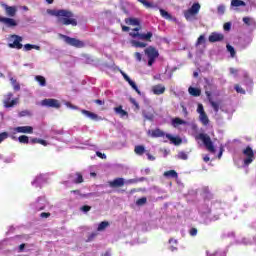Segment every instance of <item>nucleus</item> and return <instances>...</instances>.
<instances>
[{"mask_svg": "<svg viewBox=\"0 0 256 256\" xmlns=\"http://www.w3.org/2000/svg\"><path fill=\"white\" fill-rule=\"evenodd\" d=\"M48 13L53 17H57V21L60 25L77 27V20L75 14L71 10H48Z\"/></svg>", "mask_w": 256, "mask_h": 256, "instance_id": "f257e3e1", "label": "nucleus"}, {"mask_svg": "<svg viewBox=\"0 0 256 256\" xmlns=\"http://www.w3.org/2000/svg\"><path fill=\"white\" fill-rule=\"evenodd\" d=\"M10 39H14L13 43H9L8 47H10V49H23L24 47V51H31V49H35L36 51H41V46L35 45V44H25L23 46L22 42H23V37L17 35V34H12L10 36Z\"/></svg>", "mask_w": 256, "mask_h": 256, "instance_id": "f03ea898", "label": "nucleus"}, {"mask_svg": "<svg viewBox=\"0 0 256 256\" xmlns=\"http://www.w3.org/2000/svg\"><path fill=\"white\" fill-rule=\"evenodd\" d=\"M196 141H202L204 144V147L209 151V153H215V145H213V141L211 140V137L205 133H200L198 135L194 136Z\"/></svg>", "mask_w": 256, "mask_h": 256, "instance_id": "7ed1b4c3", "label": "nucleus"}, {"mask_svg": "<svg viewBox=\"0 0 256 256\" xmlns=\"http://www.w3.org/2000/svg\"><path fill=\"white\" fill-rule=\"evenodd\" d=\"M132 31L130 32L129 35L132 37V39H140L141 41H148L151 43V39H153V32H147L145 33H139L141 31V25H139L136 28H133Z\"/></svg>", "mask_w": 256, "mask_h": 256, "instance_id": "20e7f679", "label": "nucleus"}, {"mask_svg": "<svg viewBox=\"0 0 256 256\" xmlns=\"http://www.w3.org/2000/svg\"><path fill=\"white\" fill-rule=\"evenodd\" d=\"M60 39H63L66 45H70L71 47H75L76 49H83L85 47V42L77 39L71 38L65 34H58Z\"/></svg>", "mask_w": 256, "mask_h": 256, "instance_id": "39448f33", "label": "nucleus"}, {"mask_svg": "<svg viewBox=\"0 0 256 256\" xmlns=\"http://www.w3.org/2000/svg\"><path fill=\"white\" fill-rule=\"evenodd\" d=\"M144 53L148 57V66L151 67L155 63V59L159 57V51L156 47L149 46L144 50Z\"/></svg>", "mask_w": 256, "mask_h": 256, "instance_id": "423d86ee", "label": "nucleus"}, {"mask_svg": "<svg viewBox=\"0 0 256 256\" xmlns=\"http://www.w3.org/2000/svg\"><path fill=\"white\" fill-rule=\"evenodd\" d=\"M199 11H201V4H199V2H196L184 12V17L186 21H191V19H193L195 15L199 14Z\"/></svg>", "mask_w": 256, "mask_h": 256, "instance_id": "0eeeda50", "label": "nucleus"}, {"mask_svg": "<svg viewBox=\"0 0 256 256\" xmlns=\"http://www.w3.org/2000/svg\"><path fill=\"white\" fill-rule=\"evenodd\" d=\"M243 155L246 157L243 160L244 166L249 167L253 161H255V152L253 151V148L251 146H247L243 151Z\"/></svg>", "mask_w": 256, "mask_h": 256, "instance_id": "6e6552de", "label": "nucleus"}, {"mask_svg": "<svg viewBox=\"0 0 256 256\" xmlns=\"http://www.w3.org/2000/svg\"><path fill=\"white\" fill-rule=\"evenodd\" d=\"M207 85L205 86V95L207 96L208 101L210 102L211 107L214 109V111L217 113L219 111V104L215 101H213L212 95L213 92L211 91V88L213 87V84L206 81Z\"/></svg>", "mask_w": 256, "mask_h": 256, "instance_id": "1a4fd4ad", "label": "nucleus"}, {"mask_svg": "<svg viewBox=\"0 0 256 256\" xmlns=\"http://www.w3.org/2000/svg\"><path fill=\"white\" fill-rule=\"evenodd\" d=\"M43 107H51L52 109H61V102L57 99L46 98L41 101Z\"/></svg>", "mask_w": 256, "mask_h": 256, "instance_id": "9d476101", "label": "nucleus"}, {"mask_svg": "<svg viewBox=\"0 0 256 256\" xmlns=\"http://www.w3.org/2000/svg\"><path fill=\"white\" fill-rule=\"evenodd\" d=\"M4 107L10 108V107H15L17 105V99H13V93H8L4 96Z\"/></svg>", "mask_w": 256, "mask_h": 256, "instance_id": "9b49d317", "label": "nucleus"}, {"mask_svg": "<svg viewBox=\"0 0 256 256\" xmlns=\"http://www.w3.org/2000/svg\"><path fill=\"white\" fill-rule=\"evenodd\" d=\"M0 23H3V25L10 29H13V27H17V20L9 17L0 16Z\"/></svg>", "mask_w": 256, "mask_h": 256, "instance_id": "f8f14e48", "label": "nucleus"}, {"mask_svg": "<svg viewBox=\"0 0 256 256\" xmlns=\"http://www.w3.org/2000/svg\"><path fill=\"white\" fill-rule=\"evenodd\" d=\"M120 73H121L122 77L130 85V87H132V89H134V91H136V93L138 95H141V90H139V88L137 87V84H135V82L133 80H131V78L123 70H120Z\"/></svg>", "mask_w": 256, "mask_h": 256, "instance_id": "ddd939ff", "label": "nucleus"}, {"mask_svg": "<svg viewBox=\"0 0 256 256\" xmlns=\"http://www.w3.org/2000/svg\"><path fill=\"white\" fill-rule=\"evenodd\" d=\"M1 7H3L8 17H15V15H17V6H9L5 3H2Z\"/></svg>", "mask_w": 256, "mask_h": 256, "instance_id": "4468645a", "label": "nucleus"}, {"mask_svg": "<svg viewBox=\"0 0 256 256\" xmlns=\"http://www.w3.org/2000/svg\"><path fill=\"white\" fill-rule=\"evenodd\" d=\"M108 185L112 189H117L119 187H123L125 185V179L124 178H116L112 181H109Z\"/></svg>", "mask_w": 256, "mask_h": 256, "instance_id": "2eb2a0df", "label": "nucleus"}, {"mask_svg": "<svg viewBox=\"0 0 256 256\" xmlns=\"http://www.w3.org/2000/svg\"><path fill=\"white\" fill-rule=\"evenodd\" d=\"M223 39H225V36L217 32H212L208 37L210 43H217L219 41H223Z\"/></svg>", "mask_w": 256, "mask_h": 256, "instance_id": "dca6fc26", "label": "nucleus"}, {"mask_svg": "<svg viewBox=\"0 0 256 256\" xmlns=\"http://www.w3.org/2000/svg\"><path fill=\"white\" fill-rule=\"evenodd\" d=\"M148 135H150V137H152L153 139H157L159 137H167V134L159 128H156L154 130H149Z\"/></svg>", "mask_w": 256, "mask_h": 256, "instance_id": "f3484780", "label": "nucleus"}, {"mask_svg": "<svg viewBox=\"0 0 256 256\" xmlns=\"http://www.w3.org/2000/svg\"><path fill=\"white\" fill-rule=\"evenodd\" d=\"M16 133H26V134H33V128L31 126H18L14 128Z\"/></svg>", "mask_w": 256, "mask_h": 256, "instance_id": "a211bd4d", "label": "nucleus"}, {"mask_svg": "<svg viewBox=\"0 0 256 256\" xmlns=\"http://www.w3.org/2000/svg\"><path fill=\"white\" fill-rule=\"evenodd\" d=\"M165 86H163V84H157V85H154L152 87V93L154 95H163V93H165Z\"/></svg>", "mask_w": 256, "mask_h": 256, "instance_id": "6ab92c4d", "label": "nucleus"}, {"mask_svg": "<svg viewBox=\"0 0 256 256\" xmlns=\"http://www.w3.org/2000/svg\"><path fill=\"white\" fill-rule=\"evenodd\" d=\"M166 139L171 141L173 145H181V143H183V139H181V137H174L171 134H166Z\"/></svg>", "mask_w": 256, "mask_h": 256, "instance_id": "aec40b11", "label": "nucleus"}, {"mask_svg": "<svg viewBox=\"0 0 256 256\" xmlns=\"http://www.w3.org/2000/svg\"><path fill=\"white\" fill-rule=\"evenodd\" d=\"M125 23L126 25H132L134 27H139V25H141L139 18H126Z\"/></svg>", "mask_w": 256, "mask_h": 256, "instance_id": "412c9836", "label": "nucleus"}, {"mask_svg": "<svg viewBox=\"0 0 256 256\" xmlns=\"http://www.w3.org/2000/svg\"><path fill=\"white\" fill-rule=\"evenodd\" d=\"M167 179H178L179 178V174L177 173V171L175 170H169L164 172L163 174Z\"/></svg>", "mask_w": 256, "mask_h": 256, "instance_id": "4be33fe9", "label": "nucleus"}, {"mask_svg": "<svg viewBox=\"0 0 256 256\" xmlns=\"http://www.w3.org/2000/svg\"><path fill=\"white\" fill-rule=\"evenodd\" d=\"M188 92L192 95V97H200L201 89L195 87H189Z\"/></svg>", "mask_w": 256, "mask_h": 256, "instance_id": "5701e85b", "label": "nucleus"}, {"mask_svg": "<svg viewBox=\"0 0 256 256\" xmlns=\"http://www.w3.org/2000/svg\"><path fill=\"white\" fill-rule=\"evenodd\" d=\"M132 47L140 48V49H145L147 47V43L145 42H139L137 40H131L130 41Z\"/></svg>", "mask_w": 256, "mask_h": 256, "instance_id": "b1692460", "label": "nucleus"}, {"mask_svg": "<svg viewBox=\"0 0 256 256\" xmlns=\"http://www.w3.org/2000/svg\"><path fill=\"white\" fill-rule=\"evenodd\" d=\"M75 177L76 178L72 180V183H75L76 185L83 183V174H81L80 172H76Z\"/></svg>", "mask_w": 256, "mask_h": 256, "instance_id": "393cba45", "label": "nucleus"}, {"mask_svg": "<svg viewBox=\"0 0 256 256\" xmlns=\"http://www.w3.org/2000/svg\"><path fill=\"white\" fill-rule=\"evenodd\" d=\"M115 113H117V115H120V117H125L127 116V111L123 110V106H118L116 108H114Z\"/></svg>", "mask_w": 256, "mask_h": 256, "instance_id": "a878e982", "label": "nucleus"}, {"mask_svg": "<svg viewBox=\"0 0 256 256\" xmlns=\"http://www.w3.org/2000/svg\"><path fill=\"white\" fill-rule=\"evenodd\" d=\"M134 153H136V155H143L145 153V146L143 145L135 146Z\"/></svg>", "mask_w": 256, "mask_h": 256, "instance_id": "bb28decb", "label": "nucleus"}, {"mask_svg": "<svg viewBox=\"0 0 256 256\" xmlns=\"http://www.w3.org/2000/svg\"><path fill=\"white\" fill-rule=\"evenodd\" d=\"M35 79L41 87H45V85H47V80L45 79V77L38 75L35 77Z\"/></svg>", "mask_w": 256, "mask_h": 256, "instance_id": "cd10ccee", "label": "nucleus"}, {"mask_svg": "<svg viewBox=\"0 0 256 256\" xmlns=\"http://www.w3.org/2000/svg\"><path fill=\"white\" fill-rule=\"evenodd\" d=\"M231 5H232V7H245V1H243V0H232Z\"/></svg>", "mask_w": 256, "mask_h": 256, "instance_id": "c85d7f7f", "label": "nucleus"}, {"mask_svg": "<svg viewBox=\"0 0 256 256\" xmlns=\"http://www.w3.org/2000/svg\"><path fill=\"white\" fill-rule=\"evenodd\" d=\"M109 222L108 221H102L98 227H97V231H105V229H107V227H109Z\"/></svg>", "mask_w": 256, "mask_h": 256, "instance_id": "c756f323", "label": "nucleus"}, {"mask_svg": "<svg viewBox=\"0 0 256 256\" xmlns=\"http://www.w3.org/2000/svg\"><path fill=\"white\" fill-rule=\"evenodd\" d=\"M177 240L170 238L169 239V244H170V251H177Z\"/></svg>", "mask_w": 256, "mask_h": 256, "instance_id": "7c9ffc66", "label": "nucleus"}, {"mask_svg": "<svg viewBox=\"0 0 256 256\" xmlns=\"http://www.w3.org/2000/svg\"><path fill=\"white\" fill-rule=\"evenodd\" d=\"M200 121L204 125H209V117H207V113L204 112V114H200Z\"/></svg>", "mask_w": 256, "mask_h": 256, "instance_id": "2f4dec72", "label": "nucleus"}, {"mask_svg": "<svg viewBox=\"0 0 256 256\" xmlns=\"http://www.w3.org/2000/svg\"><path fill=\"white\" fill-rule=\"evenodd\" d=\"M82 113L89 119H97V114H95V113L89 112L87 110H82Z\"/></svg>", "mask_w": 256, "mask_h": 256, "instance_id": "473e14b6", "label": "nucleus"}, {"mask_svg": "<svg viewBox=\"0 0 256 256\" xmlns=\"http://www.w3.org/2000/svg\"><path fill=\"white\" fill-rule=\"evenodd\" d=\"M10 81H11L15 91H19L21 89V85H19V83L17 82V80L15 78H10Z\"/></svg>", "mask_w": 256, "mask_h": 256, "instance_id": "72a5a7b5", "label": "nucleus"}, {"mask_svg": "<svg viewBox=\"0 0 256 256\" xmlns=\"http://www.w3.org/2000/svg\"><path fill=\"white\" fill-rule=\"evenodd\" d=\"M19 143H24V145H28L29 143V137L22 135L18 138Z\"/></svg>", "mask_w": 256, "mask_h": 256, "instance_id": "f704fd0d", "label": "nucleus"}, {"mask_svg": "<svg viewBox=\"0 0 256 256\" xmlns=\"http://www.w3.org/2000/svg\"><path fill=\"white\" fill-rule=\"evenodd\" d=\"M145 204H147V197L139 198L136 201V205H138V207H142V205H145Z\"/></svg>", "mask_w": 256, "mask_h": 256, "instance_id": "c9c22d12", "label": "nucleus"}, {"mask_svg": "<svg viewBox=\"0 0 256 256\" xmlns=\"http://www.w3.org/2000/svg\"><path fill=\"white\" fill-rule=\"evenodd\" d=\"M138 2L144 5L146 9H151V7H153V4L147 0H138Z\"/></svg>", "mask_w": 256, "mask_h": 256, "instance_id": "e433bc0d", "label": "nucleus"}, {"mask_svg": "<svg viewBox=\"0 0 256 256\" xmlns=\"http://www.w3.org/2000/svg\"><path fill=\"white\" fill-rule=\"evenodd\" d=\"M226 49L230 53L231 57H235L236 52H235V48H233V46H231L230 44H227Z\"/></svg>", "mask_w": 256, "mask_h": 256, "instance_id": "4c0bfd02", "label": "nucleus"}, {"mask_svg": "<svg viewBox=\"0 0 256 256\" xmlns=\"http://www.w3.org/2000/svg\"><path fill=\"white\" fill-rule=\"evenodd\" d=\"M160 15L164 19H171V14H169V12L165 11L164 9H160Z\"/></svg>", "mask_w": 256, "mask_h": 256, "instance_id": "58836bf2", "label": "nucleus"}, {"mask_svg": "<svg viewBox=\"0 0 256 256\" xmlns=\"http://www.w3.org/2000/svg\"><path fill=\"white\" fill-rule=\"evenodd\" d=\"M185 123V121L181 120V118H174L172 120V125H174V127H176V125H183Z\"/></svg>", "mask_w": 256, "mask_h": 256, "instance_id": "ea45409f", "label": "nucleus"}, {"mask_svg": "<svg viewBox=\"0 0 256 256\" xmlns=\"http://www.w3.org/2000/svg\"><path fill=\"white\" fill-rule=\"evenodd\" d=\"M234 89L237 93H240L241 95H245V89L241 88V86H239V84H236L234 86Z\"/></svg>", "mask_w": 256, "mask_h": 256, "instance_id": "a19ab883", "label": "nucleus"}, {"mask_svg": "<svg viewBox=\"0 0 256 256\" xmlns=\"http://www.w3.org/2000/svg\"><path fill=\"white\" fill-rule=\"evenodd\" d=\"M8 137H9V133L8 132L0 133V143H3V141H5V139H8Z\"/></svg>", "mask_w": 256, "mask_h": 256, "instance_id": "79ce46f5", "label": "nucleus"}, {"mask_svg": "<svg viewBox=\"0 0 256 256\" xmlns=\"http://www.w3.org/2000/svg\"><path fill=\"white\" fill-rule=\"evenodd\" d=\"M178 159H182L183 161H187V159H188L187 153L179 152L178 153Z\"/></svg>", "mask_w": 256, "mask_h": 256, "instance_id": "37998d69", "label": "nucleus"}, {"mask_svg": "<svg viewBox=\"0 0 256 256\" xmlns=\"http://www.w3.org/2000/svg\"><path fill=\"white\" fill-rule=\"evenodd\" d=\"M217 11H218L219 15H224L225 14V6L224 5L218 6Z\"/></svg>", "mask_w": 256, "mask_h": 256, "instance_id": "c03bdc74", "label": "nucleus"}, {"mask_svg": "<svg viewBox=\"0 0 256 256\" xmlns=\"http://www.w3.org/2000/svg\"><path fill=\"white\" fill-rule=\"evenodd\" d=\"M197 112L199 115H203L205 113V109L203 108V104H198Z\"/></svg>", "mask_w": 256, "mask_h": 256, "instance_id": "a18cd8bd", "label": "nucleus"}, {"mask_svg": "<svg viewBox=\"0 0 256 256\" xmlns=\"http://www.w3.org/2000/svg\"><path fill=\"white\" fill-rule=\"evenodd\" d=\"M251 18L250 17H244L243 18V23H245V25H247L248 27H250L251 25Z\"/></svg>", "mask_w": 256, "mask_h": 256, "instance_id": "49530a36", "label": "nucleus"}, {"mask_svg": "<svg viewBox=\"0 0 256 256\" xmlns=\"http://www.w3.org/2000/svg\"><path fill=\"white\" fill-rule=\"evenodd\" d=\"M204 193L207 194L206 196L207 199H213V194H211V192L209 191V188H205Z\"/></svg>", "mask_w": 256, "mask_h": 256, "instance_id": "de8ad7c7", "label": "nucleus"}, {"mask_svg": "<svg viewBox=\"0 0 256 256\" xmlns=\"http://www.w3.org/2000/svg\"><path fill=\"white\" fill-rule=\"evenodd\" d=\"M201 43H205V36L204 35L199 36L196 44L201 45Z\"/></svg>", "mask_w": 256, "mask_h": 256, "instance_id": "09e8293b", "label": "nucleus"}, {"mask_svg": "<svg viewBox=\"0 0 256 256\" xmlns=\"http://www.w3.org/2000/svg\"><path fill=\"white\" fill-rule=\"evenodd\" d=\"M223 28H224V31H231V22H226Z\"/></svg>", "mask_w": 256, "mask_h": 256, "instance_id": "8fccbe9b", "label": "nucleus"}, {"mask_svg": "<svg viewBox=\"0 0 256 256\" xmlns=\"http://www.w3.org/2000/svg\"><path fill=\"white\" fill-rule=\"evenodd\" d=\"M81 211H83L84 213H87V212L91 211V206L84 205L81 207Z\"/></svg>", "mask_w": 256, "mask_h": 256, "instance_id": "3c124183", "label": "nucleus"}, {"mask_svg": "<svg viewBox=\"0 0 256 256\" xmlns=\"http://www.w3.org/2000/svg\"><path fill=\"white\" fill-rule=\"evenodd\" d=\"M40 217H42V219H47L48 217H51V213H49V212H42L40 214Z\"/></svg>", "mask_w": 256, "mask_h": 256, "instance_id": "603ef678", "label": "nucleus"}, {"mask_svg": "<svg viewBox=\"0 0 256 256\" xmlns=\"http://www.w3.org/2000/svg\"><path fill=\"white\" fill-rule=\"evenodd\" d=\"M130 103H132V105H135L136 109H139V103L137 102V100H135V98H130Z\"/></svg>", "mask_w": 256, "mask_h": 256, "instance_id": "864d4df0", "label": "nucleus"}, {"mask_svg": "<svg viewBox=\"0 0 256 256\" xmlns=\"http://www.w3.org/2000/svg\"><path fill=\"white\" fill-rule=\"evenodd\" d=\"M38 143H39L40 145H43L44 147H47V145H49V143H47L46 140H43V139H41V138H38Z\"/></svg>", "mask_w": 256, "mask_h": 256, "instance_id": "5fc2aeb1", "label": "nucleus"}, {"mask_svg": "<svg viewBox=\"0 0 256 256\" xmlns=\"http://www.w3.org/2000/svg\"><path fill=\"white\" fill-rule=\"evenodd\" d=\"M189 233L191 237H195L197 235V228H191Z\"/></svg>", "mask_w": 256, "mask_h": 256, "instance_id": "6e6d98bb", "label": "nucleus"}, {"mask_svg": "<svg viewBox=\"0 0 256 256\" xmlns=\"http://www.w3.org/2000/svg\"><path fill=\"white\" fill-rule=\"evenodd\" d=\"M134 57L139 62H141V59H143V57L141 56V53H139V52H135Z\"/></svg>", "mask_w": 256, "mask_h": 256, "instance_id": "4d7b16f0", "label": "nucleus"}, {"mask_svg": "<svg viewBox=\"0 0 256 256\" xmlns=\"http://www.w3.org/2000/svg\"><path fill=\"white\" fill-rule=\"evenodd\" d=\"M97 157H99L100 159H107V155H105V153H101V152H97Z\"/></svg>", "mask_w": 256, "mask_h": 256, "instance_id": "13d9d810", "label": "nucleus"}, {"mask_svg": "<svg viewBox=\"0 0 256 256\" xmlns=\"http://www.w3.org/2000/svg\"><path fill=\"white\" fill-rule=\"evenodd\" d=\"M138 181H145V177H141V178L138 179V180L130 179V180H129V183H138Z\"/></svg>", "mask_w": 256, "mask_h": 256, "instance_id": "bf43d9fd", "label": "nucleus"}, {"mask_svg": "<svg viewBox=\"0 0 256 256\" xmlns=\"http://www.w3.org/2000/svg\"><path fill=\"white\" fill-rule=\"evenodd\" d=\"M27 115H29V111H27V110L21 111V112L19 113V116H20V117H27Z\"/></svg>", "mask_w": 256, "mask_h": 256, "instance_id": "052dcab7", "label": "nucleus"}, {"mask_svg": "<svg viewBox=\"0 0 256 256\" xmlns=\"http://www.w3.org/2000/svg\"><path fill=\"white\" fill-rule=\"evenodd\" d=\"M97 236V234H95V233H92V234H90L89 236H88V239L86 240V241H93V239H95V237Z\"/></svg>", "mask_w": 256, "mask_h": 256, "instance_id": "680f3d73", "label": "nucleus"}, {"mask_svg": "<svg viewBox=\"0 0 256 256\" xmlns=\"http://www.w3.org/2000/svg\"><path fill=\"white\" fill-rule=\"evenodd\" d=\"M30 143H32V144L39 143V138H32L30 140Z\"/></svg>", "mask_w": 256, "mask_h": 256, "instance_id": "e2e57ef3", "label": "nucleus"}, {"mask_svg": "<svg viewBox=\"0 0 256 256\" xmlns=\"http://www.w3.org/2000/svg\"><path fill=\"white\" fill-rule=\"evenodd\" d=\"M24 249H25V244H20L19 246L20 253H23Z\"/></svg>", "mask_w": 256, "mask_h": 256, "instance_id": "0e129e2a", "label": "nucleus"}, {"mask_svg": "<svg viewBox=\"0 0 256 256\" xmlns=\"http://www.w3.org/2000/svg\"><path fill=\"white\" fill-rule=\"evenodd\" d=\"M149 161H155V158L150 153L147 154Z\"/></svg>", "mask_w": 256, "mask_h": 256, "instance_id": "69168bd1", "label": "nucleus"}, {"mask_svg": "<svg viewBox=\"0 0 256 256\" xmlns=\"http://www.w3.org/2000/svg\"><path fill=\"white\" fill-rule=\"evenodd\" d=\"M101 256H111V252L110 251H106L103 254H101Z\"/></svg>", "mask_w": 256, "mask_h": 256, "instance_id": "338daca9", "label": "nucleus"}, {"mask_svg": "<svg viewBox=\"0 0 256 256\" xmlns=\"http://www.w3.org/2000/svg\"><path fill=\"white\" fill-rule=\"evenodd\" d=\"M129 30H130V28L128 26H122V31L127 32Z\"/></svg>", "mask_w": 256, "mask_h": 256, "instance_id": "774afa93", "label": "nucleus"}]
</instances>
